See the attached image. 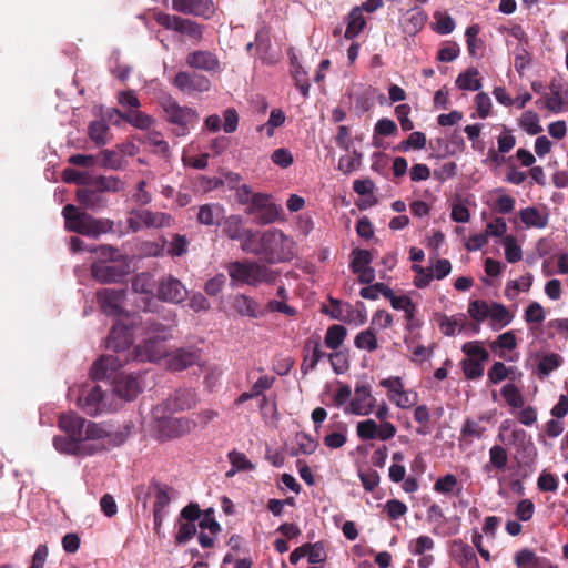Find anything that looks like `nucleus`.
Masks as SVG:
<instances>
[{"label":"nucleus","instance_id":"9b49d317","mask_svg":"<svg viewBox=\"0 0 568 568\" xmlns=\"http://www.w3.org/2000/svg\"><path fill=\"white\" fill-rule=\"evenodd\" d=\"M126 225L130 232L136 233L144 229L170 227L174 219L164 212H154L146 209H132L126 216Z\"/></svg>","mask_w":568,"mask_h":568},{"label":"nucleus","instance_id":"423d86ee","mask_svg":"<svg viewBox=\"0 0 568 568\" xmlns=\"http://www.w3.org/2000/svg\"><path fill=\"white\" fill-rule=\"evenodd\" d=\"M91 253L98 254L104 260L92 263L91 274L100 283H116L130 272V265L126 261H119L121 256L119 250L112 245H99L90 248Z\"/></svg>","mask_w":568,"mask_h":568},{"label":"nucleus","instance_id":"774afa93","mask_svg":"<svg viewBox=\"0 0 568 568\" xmlns=\"http://www.w3.org/2000/svg\"><path fill=\"white\" fill-rule=\"evenodd\" d=\"M329 302H331L332 308L331 310H327V308L323 310V312L326 315H328L333 320L341 321V322L351 323L353 321L351 318V316L348 315V313H347V307L344 308L341 305V302L338 300L329 298Z\"/></svg>","mask_w":568,"mask_h":568},{"label":"nucleus","instance_id":"20e7f679","mask_svg":"<svg viewBox=\"0 0 568 568\" xmlns=\"http://www.w3.org/2000/svg\"><path fill=\"white\" fill-rule=\"evenodd\" d=\"M141 342L133 349L139 362H158L166 355L165 342L172 337L171 326L151 318L141 322Z\"/></svg>","mask_w":568,"mask_h":568},{"label":"nucleus","instance_id":"4be33fe9","mask_svg":"<svg viewBox=\"0 0 568 568\" xmlns=\"http://www.w3.org/2000/svg\"><path fill=\"white\" fill-rule=\"evenodd\" d=\"M197 402L194 389L184 388L175 390L161 406L162 409L174 413L192 408Z\"/></svg>","mask_w":568,"mask_h":568},{"label":"nucleus","instance_id":"79ce46f5","mask_svg":"<svg viewBox=\"0 0 568 568\" xmlns=\"http://www.w3.org/2000/svg\"><path fill=\"white\" fill-rule=\"evenodd\" d=\"M536 105L538 108H546L552 113H560L564 111L565 106L564 95L559 90H552L550 94L537 100Z\"/></svg>","mask_w":568,"mask_h":568},{"label":"nucleus","instance_id":"bf43d9fd","mask_svg":"<svg viewBox=\"0 0 568 568\" xmlns=\"http://www.w3.org/2000/svg\"><path fill=\"white\" fill-rule=\"evenodd\" d=\"M463 371L468 379H477L484 375V363L475 358H466L463 362Z\"/></svg>","mask_w":568,"mask_h":568},{"label":"nucleus","instance_id":"ea45409f","mask_svg":"<svg viewBox=\"0 0 568 568\" xmlns=\"http://www.w3.org/2000/svg\"><path fill=\"white\" fill-rule=\"evenodd\" d=\"M478 74L479 72L476 68H468L457 77L456 85L460 90L478 91L483 87Z\"/></svg>","mask_w":568,"mask_h":568},{"label":"nucleus","instance_id":"864d4df0","mask_svg":"<svg viewBox=\"0 0 568 568\" xmlns=\"http://www.w3.org/2000/svg\"><path fill=\"white\" fill-rule=\"evenodd\" d=\"M372 254L368 250L355 248L352 252V261L349 267L352 272H358L362 268H366L372 263Z\"/></svg>","mask_w":568,"mask_h":568},{"label":"nucleus","instance_id":"f257e3e1","mask_svg":"<svg viewBox=\"0 0 568 568\" xmlns=\"http://www.w3.org/2000/svg\"><path fill=\"white\" fill-rule=\"evenodd\" d=\"M58 427L65 436L52 439L57 452L71 456H92L123 445L128 434L112 429L106 423L87 420L74 412L61 414Z\"/></svg>","mask_w":568,"mask_h":568},{"label":"nucleus","instance_id":"49530a36","mask_svg":"<svg viewBox=\"0 0 568 568\" xmlns=\"http://www.w3.org/2000/svg\"><path fill=\"white\" fill-rule=\"evenodd\" d=\"M356 348L367 352H374L378 348V342L373 328H367L359 332L354 338Z\"/></svg>","mask_w":568,"mask_h":568},{"label":"nucleus","instance_id":"dca6fc26","mask_svg":"<svg viewBox=\"0 0 568 568\" xmlns=\"http://www.w3.org/2000/svg\"><path fill=\"white\" fill-rule=\"evenodd\" d=\"M376 407V398L372 395V389L368 384H357L353 398L344 407L346 414L356 416H368Z\"/></svg>","mask_w":568,"mask_h":568},{"label":"nucleus","instance_id":"2eb2a0df","mask_svg":"<svg viewBox=\"0 0 568 568\" xmlns=\"http://www.w3.org/2000/svg\"><path fill=\"white\" fill-rule=\"evenodd\" d=\"M187 296L186 286L171 274L160 277L156 282L155 297L161 302L180 305Z\"/></svg>","mask_w":568,"mask_h":568},{"label":"nucleus","instance_id":"473e14b6","mask_svg":"<svg viewBox=\"0 0 568 568\" xmlns=\"http://www.w3.org/2000/svg\"><path fill=\"white\" fill-rule=\"evenodd\" d=\"M427 14L419 7L408 10L403 20V29L408 34H416L423 29Z\"/></svg>","mask_w":568,"mask_h":568},{"label":"nucleus","instance_id":"4468645a","mask_svg":"<svg viewBox=\"0 0 568 568\" xmlns=\"http://www.w3.org/2000/svg\"><path fill=\"white\" fill-rule=\"evenodd\" d=\"M282 207L273 202L266 193H255L253 203L247 207V213L255 216L260 225L272 224L281 219Z\"/></svg>","mask_w":568,"mask_h":568},{"label":"nucleus","instance_id":"e2e57ef3","mask_svg":"<svg viewBox=\"0 0 568 568\" xmlns=\"http://www.w3.org/2000/svg\"><path fill=\"white\" fill-rule=\"evenodd\" d=\"M458 485V480L455 475L447 474L439 477L434 484V491L443 495H448L454 491V488Z\"/></svg>","mask_w":568,"mask_h":568},{"label":"nucleus","instance_id":"393cba45","mask_svg":"<svg viewBox=\"0 0 568 568\" xmlns=\"http://www.w3.org/2000/svg\"><path fill=\"white\" fill-rule=\"evenodd\" d=\"M172 9L183 14L209 17L213 13V3L210 0H172Z\"/></svg>","mask_w":568,"mask_h":568},{"label":"nucleus","instance_id":"39448f33","mask_svg":"<svg viewBox=\"0 0 568 568\" xmlns=\"http://www.w3.org/2000/svg\"><path fill=\"white\" fill-rule=\"evenodd\" d=\"M65 221V229L81 235L97 239L103 234L113 232L114 222L106 217H94L80 211L73 204H67L62 210Z\"/></svg>","mask_w":568,"mask_h":568},{"label":"nucleus","instance_id":"6ab92c4d","mask_svg":"<svg viewBox=\"0 0 568 568\" xmlns=\"http://www.w3.org/2000/svg\"><path fill=\"white\" fill-rule=\"evenodd\" d=\"M150 489L154 493L153 516L155 528L160 527L168 515V508L174 495V489L159 481H153Z\"/></svg>","mask_w":568,"mask_h":568},{"label":"nucleus","instance_id":"e433bc0d","mask_svg":"<svg viewBox=\"0 0 568 568\" xmlns=\"http://www.w3.org/2000/svg\"><path fill=\"white\" fill-rule=\"evenodd\" d=\"M520 220L526 227L544 229L548 224V214L541 213L538 209L531 206L520 211Z\"/></svg>","mask_w":568,"mask_h":568},{"label":"nucleus","instance_id":"338daca9","mask_svg":"<svg viewBox=\"0 0 568 568\" xmlns=\"http://www.w3.org/2000/svg\"><path fill=\"white\" fill-rule=\"evenodd\" d=\"M414 419L420 425L417 428L416 433L419 435H427L429 433V428L427 424L430 420V413L426 405H419L414 410Z\"/></svg>","mask_w":568,"mask_h":568},{"label":"nucleus","instance_id":"aec40b11","mask_svg":"<svg viewBox=\"0 0 568 568\" xmlns=\"http://www.w3.org/2000/svg\"><path fill=\"white\" fill-rule=\"evenodd\" d=\"M75 197L83 209L95 213L106 210L110 203L109 196L99 191L95 186H92L90 182L88 186L77 191Z\"/></svg>","mask_w":568,"mask_h":568},{"label":"nucleus","instance_id":"ddd939ff","mask_svg":"<svg viewBox=\"0 0 568 568\" xmlns=\"http://www.w3.org/2000/svg\"><path fill=\"white\" fill-rule=\"evenodd\" d=\"M164 412L162 407H156L153 412L158 419L156 430L163 439L183 436L196 427L197 422L187 417L160 416V413Z\"/></svg>","mask_w":568,"mask_h":568},{"label":"nucleus","instance_id":"f3484780","mask_svg":"<svg viewBox=\"0 0 568 568\" xmlns=\"http://www.w3.org/2000/svg\"><path fill=\"white\" fill-rule=\"evenodd\" d=\"M156 22L165 29L186 34L194 40L202 38V30L199 23L190 19L160 12L155 18Z\"/></svg>","mask_w":568,"mask_h":568},{"label":"nucleus","instance_id":"0e129e2a","mask_svg":"<svg viewBox=\"0 0 568 568\" xmlns=\"http://www.w3.org/2000/svg\"><path fill=\"white\" fill-rule=\"evenodd\" d=\"M306 557L310 564H323L326 558V551L322 542L305 544Z\"/></svg>","mask_w":568,"mask_h":568},{"label":"nucleus","instance_id":"09e8293b","mask_svg":"<svg viewBox=\"0 0 568 568\" xmlns=\"http://www.w3.org/2000/svg\"><path fill=\"white\" fill-rule=\"evenodd\" d=\"M462 352L467 356V358H475L483 363L489 359V353L484 347V343L481 341L466 342L462 346Z\"/></svg>","mask_w":568,"mask_h":568},{"label":"nucleus","instance_id":"72a5a7b5","mask_svg":"<svg viewBox=\"0 0 568 568\" xmlns=\"http://www.w3.org/2000/svg\"><path fill=\"white\" fill-rule=\"evenodd\" d=\"M89 182L104 194L106 192L119 193L125 189V183L120 178L113 175H98Z\"/></svg>","mask_w":568,"mask_h":568},{"label":"nucleus","instance_id":"a211bd4d","mask_svg":"<svg viewBox=\"0 0 568 568\" xmlns=\"http://www.w3.org/2000/svg\"><path fill=\"white\" fill-rule=\"evenodd\" d=\"M125 298L126 291L123 288H103L97 292L98 304L109 316L122 315Z\"/></svg>","mask_w":568,"mask_h":568},{"label":"nucleus","instance_id":"1a4fd4ad","mask_svg":"<svg viewBox=\"0 0 568 568\" xmlns=\"http://www.w3.org/2000/svg\"><path fill=\"white\" fill-rule=\"evenodd\" d=\"M373 413L379 424L372 418L358 422L356 425V434L358 438L361 440L379 439L382 442L392 439L396 435L397 428L388 420L389 407L387 403L383 400L381 404H376Z\"/></svg>","mask_w":568,"mask_h":568},{"label":"nucleus","instance_id":"7c9ffc66","mask_svg":"<svg viewBox=\"0 0 568 568\" xmlns=\"http://www.w3.org/2000/svg\"><path fill=\"white\" fill-rule=\"evenodd\" d=\"M305 351L306 354L304 356L303 363H302V371L303 373H307L310 371H313L320 361L327 356L328 354H325L321 349V344L318 339H308L305 344Z\"/></svg>","mask_w":568,"mask_h":568},{"label":"nucleus","instance_id":"f8f14e48","mask_svg":"<svg viewBox=\"0 0 568 568\" xmlns=\"http://www.w3.org/2000/svg\"><path fill=\"white\" fill-rule=\"evenodd\" d=\"M78 406L89 416H99L116 408L113 393L103 390L100 385L93 386L77 400Z\"/></svg>","mask_w":568,"mask_h":568},{"label":"nucleus","instance_id":"c756f323","mask_svg":"<svg viewBox=\"0 0 568 568\" xmlns=\"http://www.w3.org/2000/svg\"><path fill=\"white\" fill-rule=\"evenodd\" d=\"M233 306L241 316L258 318L262 315L258 303L245 294H236L233 300Z\"/></svg>","mask_w":568,"mask_h":568},{"label":"nucleus","instance_id":"a19ab883","mask_svg":"<svg viewBox=\"0 0 568 568\" xmlns=\"http://www.w3.org/2000/svg\"><path fill=\"white\" fill-rule=\"evenodd\" d=\"M564 363V358L556 353L545 354L540 357L536 373L539 375V377H547L559 368L561 364Z\"/></svg>","mask_w":568,"mask_h":568},{"label":"nucleus","instance_id":"3c124183","mask_svg":"<svg viewBox=\"0 0 568 568\" xmlns=\"http://www.w3.org/2000/svg\"><path fill=\"white\" fill-rule=\"evenodd\" d=\"M480 27L478 24H471L466 29V42L468 52L471 57H477L478 51L483 48L484 42L478 38Z\"/></svg>","mask_w":568,"mask_h":568},{"label":"nucleus","instance_id":"2f4dec72","mask_svg":"<svg viewBox=\"0 0 568 568\" xmlns=\"http://www.w3.org/2000/svg\"><path fill=\"white\" fill-rule=\"evenodd\" d=\"M438 326L445 336H454L466 329V317L464 314L453 316L440 314L438 315Z\"/></svg>","mask_w":568,"mask_h":568},{"label":"nucleus","instance_id":"680f3d73","mask_svg":"<svg viewBox=\"0 0 568 568\" xmlns=\"http://www.w3.org/2000/svg\"><path fill=\"white\" fill-rule=\"evenodd\" d=\"M189 241L185 235L175 234L168 247V253L173 257H180L187 253Z\"/></svg>","mask_w":568,"mask_h":568},{"label":"nucleus","instance_id":"cd10ccee","mask_svg":"<svg viewBox=\"0 0 568 568\" xmlns=\"http://www.w3.org/2000/svg\"><path fill=\"white\" fill-rule=\"evenodd\" d=\"M225 219V209L220 203H207L199 207L196 220L205 226L220 225Z\"/></svg>","mask_w":568,"mask_h":568},{"label":"nucleus","instance_id":"c85d7f7f","mask_svg":"<svg viewBox=\"0 0 568 568\" xmlns=\"http://www.w3.org/2000/svg\"><path fill=\"white\" fill-rule=\"evenodd\" d=\"M186 63L191 68L204 71H215L220 67L215 54L201 50L191 52L186 58Z\"/></svg>","mask_w":568,"mask_h":568},{"label":"nucleus","instance_id":"f03ea898","mask_svg":"<svg viewBox=\"0 0 568 568\" xmlns=\"http://www.w3.org/2000/svg\"><path fill=\"white\" fill-rule=\"evenodd\" d=\"M129 357L105 355L98 358L90 369V376L93 381H111L113 389L111 393L125 400H132L143 392L145 383L143 373L124 374L118 373V369L128 362Z\"/></svg>","mask_w":568,"mask_h":568},{"label":"nucleus","instance_id":"7ed1b4c3","mask_svg":"<svg viewBox=\"0 0 568 568\" xmlns=\"http://www.w3.org/2000/svg\"><path fill=\"white\" fill-rule=\"evenodd\" d=\"M243 252L263 257L267 263L288 262L296 255L295 241L280 229L253 230Z\"/></svg>","mask_w":568,"mask_h":568},{"label":"nucleus","instance_id":"69168bd1","mask_svg":"<svg viewBox=\"0 0 568 568\" xmlns=\"http://www.w3.org/2000/svg\"><path fill=\"white\" fill-rule=\"evenodd\" d=\"M486 428L478 422L473 419H466L462 426L460 433L464 437L470 439H480L484 437Z\"/></svg>","mask_w":568,"mask_h":568},{"label":"nucleus","instance_id":"9d476101","mask_svg":"<svg viewBox=\"0 0 568 568\" xmlns=\"http://www.w3.org/2000/svg\"><path fill=\"white\" fill-rule=\"evenodd\" d=\"M143 320L138 313H128L113 325L106 339V347L115 352L120 358L128 357L124 352L133 343L134 335L140 334Z\"/></svg>","mask_w":568,"mask_h":568},{"label":"nucleus","instance_id":"a878e982","mask_svg":"<svg viewBox=\"0 0 568 568\" xmlns=\"http://www.w3.org/2000/svg\"><path fill=\"white\" fill-rule=\"evenodd\" d=\"M223 231L229 239L239 241L243 251V244L246 243L253 229H245L243 226V219L240 215H230L224 219Z\"/></svg>","mask_w":568,"mask_h":568},{"label":"nucleus","instance_id":"5fc2aeb1","mask_svg":"<svg viewBox=\"0 0 568 568\" xmlns=\"http://www.w3.org/2000/svg\"><path fill=\"white\" fill-rule=\"evenodd\" d=\"M505 247V257L509 263H516L521 260L523 251L517 244L516 239L511 235H507L503 241Z\"/></svg>","mask_w":568,"mask_h":568},{"label":"nucleus","instance_id":"de8ad7c7","mask_svg":"<svg viewBox=\"0 0 568 568\" xmlns=\"http://www.w3.org/2000/svg\"><path fill=\"white\" fill-rule=\"evenodd\" d=\"M508 463V455L506 449L500 445H494L489 449V463L485 465L484 469L489 470L490 467L497 470H504Z\"/></svg>","mask_w":568,"mask_h":568},{"label":"nucleus","instance_id":"c9c22d12","mask_svg":"<svg viewBox=\"0 0 568 568\" xmlns=\"http://www.w3.org/2000/svg\"><path fill=\"white\" fill-rule=\"evenodd\" d=\"M291 73L294 79L296 88L300 90L304 98L308 97L310 93V81L305 69L300 64L296 57L291 59Z\"/></svg>","mask_w":568,"mask_h":568},{"label":"nucleus","instance_id":"f704fd0d","mask_svg":"<svg viewBox=\"0 0 568 568\" xmlns=\"http://www.w3.org/2000/svg\"><path fill=\"white\" fill-rule=\"evenodd\" d=\"M88 134L97 146H103L110 141V128L104 120H95L89 124Z\"/></svg>","mask_w":568,"mask_h":568},{"label":"nucleus","instance_id":"6e6552de","mask_svg":"<svg viewBox=\"0 0 568 568\" xmlns=\"http://www.w3.org/2000/svg\"><path fill=\"white\" fill-rule=\"evenodd\" d=\"M158 103L164 120L172 125L176 136H186L199 121L195 109L181 105L170 93L163 92L158 97Z\"/></svg>","mask_w":568,"mask_h":568},{"label":"nucleus","instance_id":"b1692460","mask_svg":"<svg viewBox=\"0 0 568 568\" xmlns=\"http://www.w3.org/2000/svg\"><path fill=\"white\" fill-rule=\"evenodd\" d=\"M155 281L150 273L142 272L136 274L132 280V291L146 296V303L143 306L144 312H153Z\"/></svg>","mask_w":568,"mask_h":568},{"label":"nucleus","instance_id":"412c9836","mask_svg":"<svg viewBox=\"0 0 568 568\" xmlns=\"http://www.w3.org/2000/svg\"><path fill=\"white\" fill-rule=\"evenodd\" d=\"M173 84L183 93L193 95L195 93H202L210 90V80L202 74L191 73L186 71H180L174 80Z\"/></svg>","mask_w":568,"mask_h":568},{"label":"nucleus","instance_id":"4d7b16f0","mask_svg":"<svg viewBox=\"0 0 568 568\" xmlns=\"http://www.w3.org/2000/svg\"><path fill=\"white\" fill-rule=\"evenodd\" d=\"M501 395L507 404L514 408H521L524 398L515 384H506L501 388Z\"/></svg>","mask_w":568,"mask_h":568},{"label":"nucleus","instance_id":"4c0bfd02","mask_svg":"<svg viewBox=\"0 0 568 568\" xmlns=\"http://www.w3.org/2000/svg\"><path fill=\"white\" fill-rule=\"evenodd\" d=\"M515 564L518 568H542L548 559L536 556L530 549H521L515 555Z\"/></svg>","mask_w":568,"mask_h":568},{"label":"nucleus","instance_id":"8fccbe9b","mask_svg":"<svg viewBox=\"0 0 568 568\" xmlns=\"http://www.w3.org/2000/svg\"><path fill=\"white\" fill-rule=\"evenodd\" d=\"M101 156H102L101 166L104 169L119 171L124 168V162H125L124 158L118 151L106 149L101 152Z\"/></svg>","mask_w":568,"mask_h":568},{"label":"nucleus","instance_id":"0eeeda50","mask_svg":"<svg viewBox=\"0 0 568 568\" xmlns=\"http://www.w3.org/2000/svg\"><path fill=\"white\" fill-rule=\"evenodd\" d=\"M232 286L273 284L278 273L256 261H233L226 265Z\"/></svg>","mask_w":568,"mask_h":568},{"label":"nucleus","instance_id":"37998d69","mask_svg":"<svg viewBox=\"0 0 568 568\" xmlns=\"http://www.w3.org/2000/svg\"><path fill=\"white\" fill-rule=\"evenodd\" d=\"M365 18L363 11L359 8H354L348 14V22L345 30L346 39H354L359 34L365 26Z\"/></svg>","mask_w":568,"mask_h":568},{"label":"nucleus","instance_id":"6e6d98bb","mask_svg":"<svg viewBox=\"0 0 568 568\" xmlns=\"http://www.w3.org/2000/svg\"><path fill=\"white\" fill-rule=\"evenodd\" d=\"M489 306L485 301H471L468 305V314L475 322L481 323L489 316Z\"/></svg>","mask_w":568,"mask_h":568},{"label":"nucleus","instance_id":"5701e85b","mask_svg":"<svg viewBox=\"0 0 568 568\" xmlns=\"http://www.w3.org/2000/svg\"><path fill=\"white\" fill-rule=\"evenodd\" d=\"M201 353L195 347H181L175 349L168 359V366L173 371H183L187 367L199 364Z\"/></svg>","mask_w":568,"mask_h":568},{"label":"nucleus","instance_id":"603ef678","mask_svg":"<svg viewBox=\"0 0 568 568\" xmlns=\"http://www.w3.org/2000/svg\"><path fill=\"white\" fill-rule=\"evenodd\" d=\"M435 547L434 540L426 535H422L415 539H412L408 544V550L414 556H422L426 551L433 550Z\"/></svg>","mask_w":568,"mask_h":568},{"label":"nucleus","instance_id":"052dcab7","mask_svg":"<svg viewBox=\"0 0 568 568\" xmlns=\"http://www.w3.org/2000/svg\"><path fill=\"white\" fill-rule=\"evenodd\" d=\"M488 318H490L494 322L499 323L500 327L508 325L511 321V316H510L509 312L507 311V308L504 305L498 304V303L490 304Z\"/></svg>","mask_w":568,"mask_h":568},{"label":"nucleus","instance_id":"58836bf2","mask_svg":"<svg viewBox=\"0 0 568 568\" xmlns=\"http://www.w3.org/2000/svg\"><path fill=\"white\" fill-rule=\"evenodd\" d=\"M113 112L122 116L128 123L140 130L150 129L154 123V119L151 115L143 113L141 111L131 110L128 111L125 114H122L119 110H113Z\"/></svg>","mask_w":568,"mask_h":568},{"label":"nucleus","instance_id":"c03bdc74","mask_svg":"<svg viewBox=\"0 0 568 568\" xmlns=\"http://www.w3.org/2000/svg\"><path fill=\"white\" fill-rule=\"evenodd\" d=\"M346 336L347 329L343 325L335 324L327 328L324 342L328 348L337 351Z\"/></svg>","mask_w":568,"mask_h":568},{"label":"nucleus","instance_id":"13d9d810","mask_svg":"<svg viewBox=\"0 0 568 568\" xmlns=\"http://www.w3.org/2000/svg\"><path fill=\"white\" fill-rule=\"evenodd\" d=\"M384 297L387 298L390 302V305L395 310H402L404 312H408L413 308V302L412 300L406 296H397L394 294L393 290L388 287L386 292H384Z\"/></svg>","mask_w":568,"mask_h":568},{"label":"nucleus","instance_id":"bb28decb","mask_svg":"<svg viewBox=\"0 0 568 568\" xmlns=\"http://www.w3.org/2000/svg\"><path fill=\"white\" fill-rule=\"evenodd\" d=\"M453 558L463 568H479V561L474 549L463 542L462 540H455L453 542L452 550Z\"/></svg>","mask_w":568,"mask_h":568},{"label":"nucleus","instance_id":"a18cd8bd","mask_svg":"<svg viewBox=\"0 0 568 568\" xmlns=\"http://www.w3.org/2000/svg\"><path fill=\"white\" fill-rule=\"evenodd\" d=\"M518 124L529 135H537L542 132L539 115L531 110H527L521 114Z\"/></svg>","mask_w":568,"mask_h":568}]
</instances>
